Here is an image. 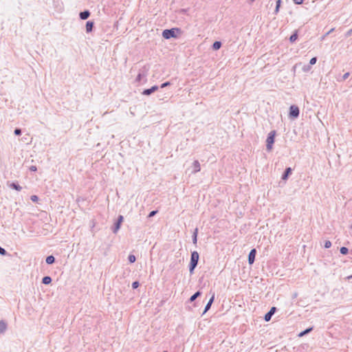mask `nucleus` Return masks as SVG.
I'll use <instances>...</instances> for the list:
<instances>
[{
	"instance_id": "f257e3e1",
	"label": "nucleus",
	"mask_w": 352,
	"mask_h": 352,
	"mask_svg": "<svg viewBox=\"0 0 352 352\" xmlns=\"http://www.w3.org/2000/svg\"><path fill=\"white\" fill-rule=\"evenodd\" d=\"M182 30L180 28H174L171 29H166L162 32V36L166 39L171 38H177L178 34H181Z\"/></svg>"
},
{
	"instance_id": "f03ea898",
	"label": "nucleus",
	"mask_w": 352,
	"mask_h": 352,
	"mask_svg": "<svg viewBox=\"0 0 352 352\" xmlns=\"http://www.w3.org/2000/svg\"><path fill=\"white\" fill-rule=\"evenodd\" d=\"M199 259V253L197 251L192 252L190 255V261L189 263V272L190 274L194 273V270L198 265Z\"/></svg>"
},
{
	"instance_id": "7ed1b4c3",
	"label": "nucleus",
	"mask_w": 352,
	"mask_h": 352,
	"mask_svg": "<svg viewBox=\"0 0 352 352\" xmlns=\"http://www.w3.org/2000/svg\"><path fill=\"white\" fill-rule=\"evenodd\" d=\"M276 131L273 130L270 131L267 135L266 140V148L268 151L272 149L273 144L275 141Z\"/></svg>"
},
{
	"instance_id": "20e7f679",
	"label": "nucleus",
	"mask_w": 352,
	"mask_h": 352,
	"mask_svg": "<svg viewBox=\"0 0 352 352\" xmlns=\"http://www.w3.org/2000/svg\"><path fill=\"white\" fill-rule=\"evenodd\" d=\"M300 114V110L298 107L296 105H292L289 107V116L292 119H296L299 116Z\"/></svg>"
},
{
	"instance_id": "39448f33",
	"label": "nucleus",
	"mask_w": 352,
	"mask_h": 352,
	"mask_svg": "<svg viewBox=\"0 0 352 352\" xmlns=\"http://www.w3.org/2000/svg\"><path fill=\"white\" fill-rule=\"evenodd\" d=\"M256 254V249H252L250 250V252L248 254V263L250 265H252L254 263V262L255 261Z\"/></svg>"
},
{
	"instance_id": "423d86ee",
	"label": "nucleus",
	"mask_w": 352,
	"mask_h": 352,
	"mask_svg": "<svg viewBox=\"0 0 352 352\" xmlns=\"http://www.w3.org/2000/svg\"><path fill=\"white\" fill-rule=\"evenodd\" d=\"M276 311V308L275 307H272L270 310L265 315L264 320L266 322H268L271 320L272 316L274 314V313Z\"/></svg>"
},
{
	"instance_id": "0eeeda50",
	"label": "nucleus",
	"mask_w": 352,
	"mask_h": 352,
	"mask_svg": "<svg viewBox=\"0 0 352 352\" xmlns=\"http://www.w3.org/2000/svg\"><path fill=\"white\" fill-rule=\"evenodd\" d=\"M159 87L157 85H154L153 87H151V88L149 89H144L143 91H142V94L143 95H145V96H149L151 95V94L154 93L155 91H156L157 90H158Z\"/></svg>"
},
{
	"instance_id": "6e6552de",
	"label": "nucleus",
	"mask_w": 352,
	"mask_h": 352,
	"mask_svg": "<svg viewBox=\"0 0 352 352\" xmlns=\"http://www.w3.org/2000/svg\"><path fill=\"white\" fill-rule=\"evenodd\" d=\"M292 173V169L290 167H287L285 168L283 174L282 175L281 179L283 180H287L288 177L290 176V175Z\"/></svg>"
},
{
	"instance_id": "1a4fd4ad",
	"label": "nucleus",
	"mask_w": 352,
	"mask_h": 352,
	"mask_svg": "<svg viewBox=\"0 0 352 352\" xmlns=\"http://www.w3.org/2000/svg\"><path fill=\"white\" fill-rule=\"evenodd\" d=\"M214 294H212V297L210 298V299L206 304L202 315H204L205 313H206L210 309L211 305H212V302H214Z\"/></svg>"
},
{
	"instance_id": "9d476101",
	"label": "nucleus",
	"mask_w": 352,
	"mask_h": 352,
	"mask_svg": "<svg viewBox=\"0 0 352 352\" xmlns=\"http://www.w3.org/2000/svg\"><path fill=\"white\" fill-rule=\"evenodd\" d=\"M8 186L17 191H20L22 189L21 186L17 182H8Z\"/></svg>"
},
{
	"instance_id": "9b49d317",
	"label": "nucleus",
	"mask_w": 352,
	"mask_h": 352,
	"mask_svg": "<svg viewBox=\"0 0 352 352\" xmlns=\"http://www.w3.org/2000/svg\"><path fill=\"white\" fill-rule=\"evenodd\" d=\"M90 16V12L87 10L80 12L79 14L80 19L82 20L87 19Z\"/></svg>"
},
{
	"instance_id": "f8f14e48",
	"label": "nucleus",
	"mask_w": 352,
	"mask_h": 352,
	"mask_svg": "<svg viewBox=\"0 0 352 352\" xmlns=\"http://www.w3.org/2000/svg\"><path fill=\"white\" fill-rule=\"evenodd\" d=\"M86 32L87 33L91 32L93 30V28L94 27V22L91 21H88L86 23Z\"/></svg>"
},
{
	"instance_id": "ddd939ff",
	"label": "nucleus",
	"mask_w": 352,
	"mask_h": 352,
	"mask_svg": "<svg viewBox=\"0 0 352 352\" xmlns=\"http://www.w3.org/2000/svg\"><path fill=\"white\" fill-rule=\"evenodd\" d=\"M192 166L194 168V170L192 171V173L195 174L200 171V170H201L200 164L198 160L194 161Z\"/></svg>"
},
{
	"instance_id": "4468645a",
	"label": "nucleus",
	"mask_w": 352,
	"mask_h": 352,
	"mask_svg": "<svg viewBox=\"0 0 352 352\" xmlns=\"http://www.w3.org/2000/svg\"><path fill=\"white\" fill-rule=\"evenodd\" d=\"M7 329V323L3 320H0V333L2 334V333H4L5 331H6Z\"/></svg>"
},
{
	"instance_id": "2eb2a0df",
	"label": "nucleus",
	"mask_w": 352,
	"mask_h": 352,
	"mask_svg": "<svg viewBox=\"0 0 352 352\" xmlns=\"http://www.w3.org/2000/svg\"><path fill=\"white\" fill-rule=\"evenodd\" d=\"M197 234H198V228H195L193 232L192 236V243L195 245H196L197 243Z\"/></svg>"
},
{
	"instance_id": "dca6fc26",
	"label": "nucleus",
	"mask_w": 352,
	"mask_h": 352,
	"mask_svg": "<svg viewBox=\"0 0 352 352\" xmlns=\"http://www.w3.org/2000/svg\"><path fill=\"white\" fill-rule=\"evenodd\" d=\"M201 295V292L200 291L196 292L192 296H191V297L189 299V301L190 302L195 301L196 300V298L199 297Z\"/></svg>"
},
{
	"instance_id": "f3484780",
	"label": "nucleus",
	"mask_w": 352,
	"mask_h": 352,
	"mask_svg": "<svg viewBox=\"0 0 352 352\" xmlns=\"http://www.w3.org/2000/svg\"><path fill=\"white\" fill-rule=\"evenodd\" d=\"M45 261L48 265H52L55 262V258L53 255H50L46 257Z\"/></svg>"
},
{
	"instance_id": "a211bd4d",
	"label": "nucleus",
	"mask_w": 352,
	"mask_h": 352,
	"mask_svg": "<svg viewBox=\"0 0 352 352\" xmlns=\"http://www.w3.org/2000/svg\"><path fill=\"white\" fill-rule=\"evenodd\" d=\"M52 278L49 276H45L42 278V283L44 285H48L52 282Z\"/></svg>"
},
{
	"instance_id": "6ab92c4d",
	"label": "nucleus",
	"mask_w": 352,
	"mask_h": 352,
	"mask_svg": "<svg viewBox=\"0 0 352 352\" xmlns=\"http://www.w3.org/2000/svg\"><path fill=\"white\" fill-rule=\"evenodd\" d=\"M313 330V327H309L307 329H306L305 330L301 331L299 334H298V336L299 337H302L307 334H308L309 333H310L311 331Z\"/></svg>"
},
{
	"instance_id": "aec40b11",
	"label": "nucleus",
	"mask_w": 352,
	"mask_h": 352,
	"mask_svg": "<svg viewBox=\"0 0 352 352\" xmlns=\"http://www.w3.org/2000/svg\"><path fill=\"white\" fill-rule=\"evenodd\" d=\"M120 223L116 222L113 225V227L112 228V232L115 234L117 233V232L120 230Z\"/></svg>"
},
{
	"instance_id": "412c9836",
	"label": "nucleus",
	"mask_w": 352,
	"mask_h": 352,
	"mask_svg": "<svg viewBox=\"0 0 352 352\" xmlns=\"http://www.w3.org/2000/svg\"><path fill=\"white\" fill-rule=\"evenodd\" d=\"M221 41H215L214 42L213 45H212V48L213 50H217L219 49H220V47H221Z\"/></svg>"
},
{
	"instance_id": "4be33fe9",
	"label": "nucleus",
	"mask_w": 352,
	"mask_h": 352,
	"mask_svg": "<svg viewBox=\"0 0 352 352\" xmlns=\"http://www.w3.org/2000/svg\"><path fill=\"white\" fill-rule=\"evenodd\" d=\"M298 38V33L296 31L294 34H292L289 37V41L291 43H294L296 41Z\"/></svg>"
},
{
	"instance_id": "5701e85b",
	"label": "nucleus",
	"mask_w": 352,
	"mask_h": 352,
	"mask_svg": "<svg viewBox=\"0 0 352 352\" xmlns=\"http://www.w3.org/2000/svg\"><path fill=\"white\" fill-rule=\"evenodd\" d=\"M276 3V5L275 10H274V14H276L279 12V9H280L282 1L281 0H277Z\"/></svg>"
},
{
	"instance_id": "b1692460",
	"label": "nucleus",
	"mask_w": 352,
	"mask_h": 352,
	"mask_svg": "<svg viewBox=\"0 0 352 352\" xmlns=\"http://www.w3.org/2000/svg\"><path fill=\"white\" fill-rule=\"evenodd\" d=\"M340 252L343 254V255H346L348 254L349 252V249L346 247H342L340 249Z\"/></svg>"
},
{
	"instance_id": "393cba45",
	"label": "nucleus",
	"mask_w": 352,
	"mask_h": 352,
	"mask_svg": "<svg viewBox=\"0 0 352 352\" xmlns=\"http://www.w3.org/2000/svg\"><path fill=\"white\" fill-rule=\"evenodd\" d=\"M128 259L131 263H133L136 261V257L133 254H129Z\"/></svg>"
},
{
	"instance_id": "a878e982",
	"label": "nucleus",
	"mask_w": 352,
	"mask_h": 352,
	"mask_svg": "<svg viewBox=\"0 0 352 352\" xmlns=\"http://www.w3.org/2000/svg\"><path fill=\"white\" fill-rule=\"evenodd\" d=\"M302 69L304 72H308L311 69V66L309 65H305L302 67Z\"/></svg>"
},
{
	"instance_id": "bb28decb",
	"label": "nucleus",
	"mask_w": 352,
	"mask_h": 352,
	"mask_svg": "<svg viewBox=\"0 0 352 352\" xmlns=\"http://www.w3.org/2000/svg\"><path fill=\"white\" fill-rule=\"evenodd\" d=\"M21 129L19 128H16L14 131V133L15 135H21Z\"/></svg>"
},
{
	"instance_id": "cd10ccee",
	"label": "nucleus",
	"mask_w": 352,
	"mask_h": 352,
	"mask_svg": "<svg viewBox=\"0 0 352 352\" xmlns=\"http://www.w3.org/2000/svg\"><path fill=\"white\" fill-rule=\"evenodd\" d=\"M331 246V242L330 241H326L324 244L325 248H329Z\"/></svg>"
},
{
	"instance_id": "c85d7f7f",
	"label": "nucleus",
	"mask_w": 352,
	"mask_h": 352,
	"mask_svg": "<svg viewBox=\"0 0 352 352\" xmlns=\"http://www.w3.org/2000/svg\"><path fill=\"white\" fill-rule=\"evenodd\" d=\"M316 61H317V57L311 58V60H309V65L316 64Z\"/></svg>"
},
{
	"instance_id": "c756f323",
	"label": "nucleus",
	"mask_w": 352,
	"mask_h": 352,
	"mask_svg": "<svg viewBox=\"0 0 352 352\" xmlns=\"http://www.w3.org/2000/svg\"><path fill=\"white\" fill-rule=\"evenodd\" d=\"M157 210H152L151 212H149L148 217V218L153 217V216H155L157 214Z\"/></svg>"
},
{
	"instance_id": "7c9ffc66",
	"label": "nucleus",
	"mask_w": 352,
	"mask_h": 352,
	"mask_svg": "<svg viewBox=\"0 0 352 352\" xmlns=\"http://www.w3.org/2000/svg\"><path fill=\"white\" fill-rule=\"evenodd\" d=\"M8 253L6 250L0 246V254L2 256L6 255Z\"/></svg>"
},
{
	"instance_id": "2f4dec72",
	"label": "nucleus",
	"mask_w": 352,
	"mask_h": 352,
	"mask_svg": "<svg viewBox=\"0 0 352 352\" xmlns=\"http://www.w3.org/2000/svg\"><path fill=\"white\" fill-rule=\"evenodd\" d=\"M140 285V283L138 281H134L133 283H132V288L133 289H137Z\"/></svg>"
},
{
	"instance_id": "473e14b6",
	"label": "nucleus",
	"mask_w": 352,
	"mask_h": 352,
	"mask_svg": "<svg viewBox=\"0 0 352 352\" xmlns=\"http://www.w3.org/2000/svg\"><path fill=\"white\" fill-rule=\"evenodd\" d=\"M30 199L33 201V202H37L38 201V197L36 196V195H32L30 197Z\"/></svg>"
},
{
	"instance_id": "72a5a7b5",
	"label": "nucleus",
	"mask_w": 352,
	"mask_h": 352,
	"mask_svg": "<svg viewBox=\"0 0 352 352\" xmlns=\"http://www.w3.org/2000/svg\"><path fill=\"white\" fill-rule=\"evenodd\" d=\"M123 219H124L122 215H119L118 217V219H117V221L116 222L122 224V223L123 221Z\"/></svg>"
},
{
	"instance_id": "f704fd0d",
	"label": "nucleus",
	"mask_w": 352,
	"mask_h": 352,
	"mask_svg": "<svg viewBox=\"0 0 352 352\" xmlns=\"http://www.w3.org/2000/svg\"><path fill=\"white\" fill-rule=\"evenodd\" d=\"M352 35V28L345 33V37L348 38Z\"/></svg>"
},
{
	"instance_id": "c9c22d12",
	"label": "nucleus",
	"mask_w": 352,
	"mask_h": 352,
	"mask_svg": "<svg viewBox=\"0 0 352 352\" xmlns=\"http://www.w3.org/2000/svg\"><path fill=\"white\" fill-rule=\"evenodd\" d=\"M349 75H350V73H349V72H346V73H345V74L342 76V80H346V79L349 78Z\"/></svg>"
},
{
	"instance_id": "e433bc0d",
	"label": "nucleus",
	"mask_w": 352,
	"mask_h": 352,
	"mask_svg": "<svg viewBox=\"0 0 352 352\" xmlns=\"http://www.w3.org/2000/svg\"><path fill=\"white\" fill-rule=\"evenodd\" d=\"M170 85V82L169 81H166L161 85V88H164Z\"/></svg>"
},
{
	"instance_id": "4c0bfd02",
	"label": "nucleus",
	"mask_w": 352,
	"mask_h": 352,
	"mask_svg": "<svg viewBox=\"0 0 352 352\" xmlns=\"http://www.w3.org/2000/svg\"><path fill=\"white\" fill-rule=\"evenodd\" d=\"M293 1L296 5H300L303 3V0H293Z\"/></svg>"
},
{
	"instance_id": "58836bf2",
	"label": "nucleus",
	"mask_w": 352,
	"mask_h": 352,
	"mask_svg": "<svg viewBox=\"0 0 352 352\" xmlns=\"http://www.w3.org/2000/svg\"><path fill=\"white\" fill-rule=\"evenodd\" d=\"M30 171H32V172H35V171H36V170H37V168H36V166H31L30 167Z\"/></svg>"
},
{
	"instance_id": "ea45409f",
	"label": "nucleus",
	"mask_w": 352,
	"mask_h": 352,
	"mask_svg": "<svg viewBox=\"0 0 352 352\" xmlns=\"http://www.w3.org/2000/svg\"><path fill=\"white\" fill-rule=\"evenodd\" d=\"M141 78H142V74L140 73V74H138V75L136 77V81L140 82L141 80Z\"/></svg>"
},
{
	"instance_id": "a19ab883",
	"label": "nucleus",
	"mask_w": 352,
	"mask_h": 352,
	"mask_svg": "<svg viewBox=\"0 0 352 352\" xmlns=\"http://www.w3.org/2000/svg\"><path fill=\"white\" fill-rule=\"evenodd\" d=\"M333 30H334V29H333V28H332L331 30H329V31L327 33V34H329L330 33H331Z\"/></svg>"
},
{
	"instance_id": "79ce46f5",
	"label": "nucleus",
	"mask_w": 352,
	"mask_h": 352,
	"mask_svg": "<svg viewBox=\"0 0 352 352\" xmlns=\"http://www.w3.org/2000/svg\"><path fill=\"white\" fill-rule=\"evenodd\" d=\"M163 352H167V351H163Z\"/></svg>"
}]
</instances>
